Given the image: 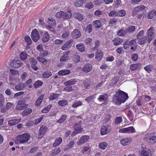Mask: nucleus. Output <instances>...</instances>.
I'll return each instance as SVG.
<instances>
[{
	"instance_id": "f257e3e1",
	"label": "nucleus",
	"mask_w": 156,
	"mask_h": 156,
	"mask_svg": "<svg viewBox=\"0 0 156 156\" xmlns=\"http://www.w3.org/2000/svg\"><path fill=\"white\" fill-rule=\"evenodd\" d=\"M128 95L125 92L118 90L116 93L113 99V101L116 105H120L124 103L128 98Z\"/></svg>"
},
{
	"instance_id": "f03ea898",
	"label": "nucleus",
	"mask_w": 156,
	"mask_h": 156,
	"mask_svg": "<svg viewBox=\"0 0 156 156\" xmlns=\"http://www.w3.org/2000/svg\"><path fill=\"white\" fill-rule=\"evenodd\" d=\"M30 138V135L27 133H25L18 135L14 142L17 144H25L27 143Z\"/></svg>"
},
{
	"instance_id": "7ed1b4c3",
	"label": "nucleus",
	"mask_w": 156,
	"mask_h": 156,
	"mask_svg": "<svg viewBox=\"0 0 156 156\" xmlns=\"http://www.w3.org/2000/svg\"><path fill=\"white\" fill-rule=\"evenodd\" d=\"M119 133H133L136 132L133 126L121 129H119Z\"/></svg>"
},
{
	"instance_id": "20e7f679",
	"label": "nucleus",
	"mask_w": 156,
	"mask_h": 156,
	"mask_svg": "<svg viewBox=\"0 0 156 156\" xmlns=\"http://www.w3.org/2000/svg\"><path fill=\"white\" fill-rule=\"evenodd\" d=\"M144 139L147 141L156 143V136H154V133L147 134L145 135Z\"/></svg>"
},
{
	"instance_id": "39448f33",
	"label": "nucleus",
	"mask_w": 156,
	"mask_h": 156,
	"mask_svg": "<svg viewBox=\"0 0 156 156\" xmlns=\"http://www.w3.org/2000/svg\"><path fill=\"white\" fill-rule=\"evenodd\" d=\"M31 37L33 41L36 42L40 38V36L37 30L36 29H34L31 33Z\"/></svg>"
},
{
	"instance_id": "423d86ee",
	"label": "nucleus",
	"mask_w": 156,
	"mask_h": 156,
	"mask_svg": "<svg viewBox=\"0 0 156 156\" xmlns=\"http://www.w3.org/2000/svg\"><path fill=\"white\" fill-rule=\"evenodd\" d=\"M28 107V105L21 101H18L16 109L18 110H22Z\"/></svg>"
},
{
	"instance_id": "0eeeda50",
	"label": "nucleus",
	"mask_w": 156,
	"mask_h": 156,
	"mask_svg": "<svg viewBox=\"0 0 156 156\" xmlns=\"http://www.w3.org/2000/svg\"><path fill=\"white\" fill-rule=\"evenodd\" d=\"M90 138L89 136L84 135L82 136L81 138L77 142V144L81 145L88 141Z\"/></svg>"
},
{
	"instance_id": "6e6552de",
	"label": "nucleus",
	"mask_w": 156,
	"mask_h": 156,
	"mask_svg": "<svg viewBox=\"0 0 156 156\" xmlns=\"http://www.w3.org/2000/svg\"><path fill=\"white\" fill-rule=\"evenodd\" d=\"M23 65V63L18 60H14L10 62V66L12 67L18 68L20 67Z\"/></svg>"
},
{
	"instance_id": "1a4fd4ad",
	"label": "nucleus",
	"mask_w": 156,
	"mask_h": 156,
	"mask_svg": "<svg viewBox=\"0 0 156 156\" xmlns=\"http://www.w3.org/2000/svg\"><path fill=\"white\" fill-rule=\"evenodd\" d=\"M132 141V139L130 137H125L120 140V143L123 146H126L129 145Z\"/></svg>"
},
{
	"instance_id": "9d476101",
	"label": "nucleus",
	"mask_w": 156,
	"mask_h": 156,
	"mask_svg": "<svg viewBox=\"0 0 156 156\" xmlns=\"http://www.w3.org/2000/svg\"><path fill=\"white\" fill-rule=\"evenodd\" d=\"M145 8V6L144 5H139L134 8L132 11V15L133 16H134L136 15L138 12L144 10Z\"/></svg>"
},
{
	"instance_id": "9b49d317",
	"label": "nucleus",
	"mask_w": 156,
	"mask_h": 156,
	"mask_svg": "<svg viewBox=\"0 0 156 156\" xmlns=\"http://www.w3.org/2000/svg\"><path fill=\"white\" fill-rule=\"evenodd\" d=\"M74 130L72 133V136H75L78 133H81L83 130V129L81 127L80 124H76L74 127Z\"/></svg>"
},
{
	"instance_id": "f8f14e48",
	"label": "nucleus",
	"mask_w": 156,
	"mask_h": 156,
	"mask_svg": "<svg viewBox=\"0 0 156 156\" xmlns=\"http://www.w3.org/2000/svg\"><path fill=\"white\" fill-rule=\"evenodd\" d=\"M48 130V127L46 126L43 125L40 128L38 133V138L42 137L44 135Z\"/></svg>"
},
{
	"instance_id": "ddd939ff",
	"label": "nucleus",
	"mask_w": 156,
	"mask_h": 156,
	"mask_svg": "<svg viewBox=\"0 0 156 156\" xmlns=\"http://www.w3.org/2000/svg\"><path fill=\"white\" fill-rule=\"evenodd\" d=\"M110 130V127L108 126H102L101 129V134L104 135L108 133Z\"/></svg>"
},
{
	"instance_id": "4468645a",
	"label": "nucleus",
	"mask_w": 156,
	"mask_h": 156,
	"mask_svg": "<svg viewBox=\"0 0 156 156\" xmlns=\"http://www.w3.org/2000/svg\"><path fill=\"white\" fill-rule=\"evenodd\" d=\"M48 24L46 28L50 30L53 28L55 24V21L52 18H49L48 19Z\"/></svg>"
},
{
	"instance_id": "2eb2a0df",
	"label": "nucleus",
	"mask_w": 156,
	"mask_h": 156,
	"mask_svg": "<svg viewBox=\"0 0 156 156\" xmlns=\"http://www.w3.org/2000/svg\"><path fill=\"white\" fill-rule=\"evenodd\" d=\"M73 41V39H70L67 41L66 43L64 44L62 47L61 49L62 50H66L70 48L71 46V43Z\"/></svg>"
},
{
	"instance_id": "dca6fc26",
	"label": "nucleus",
	"mask_w": 156,
	"mask_h": 156,
	"mask_svg": "<svg viewBox=\"0 0 156 156\" xmlns=\"http://www.w3.org/2000/svg\"><path fill=\"white\" fill-rule=\"evenodd\" d=\"M153 28L152 27H150L147 30V41L149 43H150L152 40V36L153 35Z\"/></svg>"
},
{
	"instance_id": "f3484780",
	"label": "nucleus",
	"mask_w": 156,
	"mask_h": 156,
	"mask_svg": "<svg viewBox=\"0 0 156 156\" xmlns=\"http://www.w3.org/2000/svg\"><path fill=\"white\" fill-rule=\"evenodd\" d=\"M92 69V65L90 64H85L83 68V71L84 72L88 73L91 71Z\"/></svg>"
},
{
	"instance_id": "a211bd4d",
	"label": "nucleus",
	"mask_w": 156,
	"mask_h": 156,
	"mask_svg": "<svg viewBox=\"0 0 156 156\" xmlns=\"http://www.w3.org/2000/svg\"><path fill=\"white\" fill-rule=\"evenodd\" d=\"M69 51H67L61 57L60 61L61 62H66L69 58L68 55L69 53Z\"/></svg>"
},
{
	"instance_id": "6ab92c4d",
	"label": "nucleus",
	"mask_w": 156,
	"mask_h": 156,
	"mask_svg": "<svg viewBox=\"0 0 156 156\" xmlns=\"http://www.w3.org/2000/svg\"><path fill=\"white\" fill-rule=\"evenodd\" d=\"M71 35L73 38H77L80 37L81 34L77 29H75L72 32Z\"/></svg>"
},
{
	"instance_id": "aec40b11",
	"label": "nucleus",
	"mask_w": 156,
	"mask_h": 156,
	"mask_svg": "<svg viewBox=\"0 0 156 156\" xmlns=\"http://www.w3.org/2000/svg\"><path fill=\"white\" fill-rule=\"evenodd\" d=\"M25 87V85L24 83L20 82L15 85V88L17 90H21L24 89Z\"/></svg>"
},
{
	"instance_id": "412c9836",
	"label": "nucleus",
	"mask_w": 156,
	"mask_h": 156,
	"mask_svg": "<svg viewBox=\"0 0 156 156\" xmlns=\"http://www.w3.org/2000/svg\"><path fill=\"white\" fill-rule=\"evenodd\" d=\"M50 39V36L49 33L47 31L45 32L42 38L43 43H46Z\"/></svg>"
},
{
	"instance_id": "4be33fe9",
	"label": "nucleus",
	"mask_w": 156,
	"mask_h": 156,
	"mask_svg": "<svg viewBox=\"0 0 156 156\" xmlns=\"http://www.w3.org/2000/svg\"><path fill=\"white\" fill-rule=\"evenodd\" d=\"M76 82V79L73 78L65 82L64 84L66 86H71L75 84Z\"/></svg>"
},
{
	"instance_id": "5701e85b",
	"label": "nucleus",
	"mask_w": 156,
	"mask_h": 156,
	"mask_svg": "<svg viewBox=\"0 0 156 156\" xmlns=\"http://www.w3.org/2000/svg\"><path fill=\"white\" fill-rule=\"evenodd\" d=\"M108 97V95L107 94H104L101 95L98 98V100L101 102H105L107 101Z\"/></svg>"
},
{
	"instance_id": "b1692460",
	"label": "nucleus",
	"mask_w": 156,
	"mask_h": 156,
	"mask_svg": "<svg viewBox=\"0 0 156 156\" xmlns=\"http://www.w3.org/2000/svg\"><path fill=\"white\" fill-rule=\"evenodd\" d=\"M21 119L19 118L17 119H13L9 121L8 124L11 126H13L19 123L21 121Z\"/></svg>"
},
{
	"instance_id": "393cba45",
	"label": "nucleus",
	"mask_w": 156,
	"mask_h": 156,
	"mask_svg": "<svg viewBox=\"0 0 156 156\" xmlns=\"http://www.w3.org/2000/svg\"><path fill=\"white\" fill-rule=\"evenodd\" d=\"M123 40L119 37H116L112 41L113 44L115 46L120 44L123 42Z\"/></svg>"
},
{
	"instance_id": "a878e982",
	"label": "nucleus",
	"mask_w": 156,
	"mask_h": 156,
	"mask_svg": "<svg viewBox=\"0 0 156 156\" xmlns=\"http://www.w3.org/2000/svg\"><path fill=\"white\" fill-rule=\"evenodd\" d=\"M76 47L77 49L81 52H83L85 50V47L83 43H80L76 44Z\"/></svg>"
},
{
	"instance_id": "bb28decb",
	"label": "nucleus",
	"mask_w": 156,
	"mask_h": 156,
	"mask_svg": "<svg viewBox=\"0 0 156 156\" xmlns=\"http://www.w3.org/2000/svg\"><path fill=\"white\" fill-rule=\"evenodd\" d=\"M70 73L69 70H62L59 71L58 72V74L59 75L65 76L68 75Z\"/></svg>"
},
{
	"instance_id": "cd10ccee",
	"label": "nucleus",
	"mask_w": 156,
	"mask_h": 156,
	"mask_svg": "<svg viewBox=\"0 0 156 156\" xmlns=\"http://www.w3.org/2000/svg\"><path fill=\"white\" fill-rule=\"evenodd\" d=\"M150 151L148 148L144 149L140 154V156H148L150 154Z\"/></svg>"
},
{
	"instance_id": "c85d7f7f",
	"label": "nucleus",
	"mask_w": 156,
	"mask_h": 156,
	"mask_svg": "<svg viewBox=\"0 0 156 156\" xmlns=\"http://www.w3.org/2000/svg\"><path fill=\"white\" fill-rule=\"evenodd\" d=\"M44 97V95H41L36 100L35 102V105L37 106H39L41 104Z\"/></svg>"
},
{
	"instance_id": "c756f323",
	"label": "nucleus",
	"mask_w": 156,
	"mask_h": 156,
	"mask_svg": "<svg viewBox=\"0 0 156 156\" xmlns=\"http://www.w3.org/2000/svg\"><path fill=\"white\" fill-rule=\"evenodd\" d=\"M141 65L140 63L133 64L130 65V68L132 70H135L139 69Z\"/></svg>"
},
{
	"instance_id": "7c9ffc66",
	"label": "nucleus",
	"mask_w": 156,
	"mask_h": 156,
	"mask_svg": "<svg viewBox=\"0 0 156 156\" xmlns=\"http://www.w3.org/2000/svg\"><path fill=\"white\" fill-rule=\"evenodd\" d=\"M103 55L102 52L101 51L98 50L96 52L95 58L98 61H100Z\"/></svg>"
},
{
	"instance_id": "2f4dec72",
	"label": "nucleus",
	"mask_w": 156,
	"mask_h": 156,
	"mask_svg": "<svg viewBox=\"0 0 156 156\" xmlns=\"http://www.w3.org/2000/svg\"><path fill=\"white\" fill-rule=\"evenodd\" d=\"M62 141V139L61 137H58L56 139L53 144L54 147H56L60 145Z\"/></svg>"
},
{
	"instance_id": "473e14b6",
	"label": "nucleus",
	"mask_w": 156,
	"mask_h": 156,
	"mask_svg": "<svg viewBox=\"0 0 156 156\" xmlns=\"http://www.w3.org/2000/svg\"><path fill=\"white\" fill-rule=\"evenodd\" d=\"M108 146V143L106 142H101L98 145L99 148L105 150Z\"/></svg>"
},
{
	"instance_id": "72a5a7b5",
	"label": "nucleus",
	"mask_w": 156,
	"mask_h": 156,
	"mask_svg": "<svg viewBox=\"0 0 156 156\" xmlns=\"http://www.w3.org/2000/svg\"><path fill=\"white\" fill-rule=\"evenodd\" d=\"M32 110L31 108H28L24 110L22 113L23 116H27L30 114L32 112Z\"/></svg>"
},
{
	"instance_id": "f704fd0d",
	"label": "nucleus",
	"mask_w": 156,
	"mask_h": 156,
	"mask_svg": "<svg viewBox=\"0 0 156 156\" xmlns=\"http://www.w3.org/2000/svg\"><path fill=\"white\" fill-rule=\"evenodd\" d=\"M73 16L74 18L80 20H81L83 18V16L79 12L74 13L73 14Z\"/></svg>"
},
{
	"instance_id": "c9c22d12",
	"label": "nucleus",
	"mask_w": 156,
	"mask_h": 156,
	"mask_svg": "<svg viewBox=\"0 0 156 156\" xmlns=\"http://www.w3.org/2000/svg\"><path fill=\"white\" fill-rule=\"evenodd\" d=\"M93 24L94 27L97 29L100 28L101 26V23L100 21L95 20L93 21Z\"/></svg>"
},
{
	"instance_id": "e433bc0d",
	"label": "nucleus",
	"mask_w": 156,
	"mask_h": 156,
	"mask_svg": "<svg viewBox=\"0 0 156 156\" xmlns=\"http://www.w3.org/2000/svg\"><path fill=\"white\" fill-rule=\"evenodd\" d=\"M43 57H37V59L40 62L42 63L43 64L46 65L48 62L47 60L45 58H43Z\"/></svg>"
},
{
	"instance_id": "4c0bfd02",
	"label": "nucleus",
	"mask_w": 156,
	"mask_h": 156,
	"mask_svg": "<svg viewBox=\"0 0 156 156\" xmlns=\"http://www.w3.org/2000/svg\"><path fill=\"white\" fill-rule=\"evenodd\" d=\"M43 84V82L40 80L36 81L34 84V86L35 89H37L41 86Z\"/></svg>"
},
{
	"instance_id": "58836bf2",
	"label": "nucleus",
	"mask_w": 156,
	"mask_h": 156,
	"mask_svg": "<svg viewBox=\"0 0 156 156\" xmlns=\"http://www.w3.org/2000/svg\"><path fill=\"white\" fill-rule=\"evenodd\" d=\"M59 96V94L52 93L51 94L50 96H49V98L50 100H53L55 99Z\"/></svg>"
},
{
	"instance_id": "ea45409f",
	"label": "nucleus",
	"mask_w": 156,
	"mask_h": 156,
	"mask_svg": "<svg viewBox=\"0 0 156 156\" xmlns=\"http://www.w3.org/2000/svg\"><path fill=\"white\" fill-rule=\"evenodd\" d=\"M32 80L31 79H29L27 80L25 83V84L26 86H27L28 88H31L32 87L31 84L32 82Z\"/></svg>"
},
{
	"instance_id": "a19ab883",
	"label": "nucleus",
	"mask_w": 156,
	"mask_h": 156,
	"mask_svg": "<svg viewBox=\"0 0 156 156\" xmlns=\"http://www.w3.org/2000/svg\"><path fill=\"white\" fill-rule=\"evenodd\" d=\"M67 115H62L61 118L57 121L58 123H61L64 122L67 118Z\"/></svg>"
},
{
	"instance_id": "79ce46f5",
	"label": "nucleus",
	"mask_w": 156,
	"mask_h": 156,
	"mask_svg": "<svg viewBox=\"0 0 156 156\" xmlns=\"http://www.w3.org/2000/svg\"><path fill=\"white\" fill-rule=\"evenodd\" d=\"M74 144V141L73 140L69 142V144L66 145L65 150H67L72 148Z\"/></svg>"
},
{
	"instance_id": "37998d69",
	"label": "nucleus",
	"mask_w": 156,
	"mask_h": 156,
	"mask_svg": "<svg viewBox=\"0 0 156 156\" xmlns=\"http://www.w3.org/2000/svg\"><path fill=\"white\" fill-rule=\"evenodd\" d=\"M52 107V105H50L47 106L46 107L43 109L41 112L42 113H47L48 112Z\"/></svg>"
},
{
	"instance_id": "c03bdc74",
	"label": "nucleus",
	"mask_w": 156,
	"mask_h": 156,
	"mask_svg": "<svg viewBox=\"0 0 156 156\" xmlns=\"http://www.w3.org/2000/svg\"><path fill=\"white\" fill-rule=\"evenodd\" d=\"M126 14V11L124 9L119 10L117 12V16L123 17Z\"/></svg>"
},
{
	"instance_id": "a18cd8bd",
	"label": "nucleus",
	"mask_w": 156,
	"mask_h": 156,
	"mask_svg": "<svg viewBox=\"0 0 156 156\" xmlns=\"http://www.w3.org/2000/svg\"><path fill=\"white\" fill-rule=\"evenodd\" d=\"M85 0H78L76 1L75 3V5L76 7H79L82 5L83 2Z\"/></svg>"
},
{
	"instance_id": "49530a36",
	"label": "nucleus",
	"mask_w": 156,
	"mask_h": 156,
	"mask_svg": "<svg viewBox=\"0 0 156 156\" xmlns=\"http://www.w3.org/2000/svg\"><path fill=\"white\" fill-rule=\"evenodd\" d=\"M147 39V37H144L139 40L138 43L141 45L143 44L146 42Z\"/></svg>"
},
{
	"instance_id": "de8ad7c7",
	"label": "nucleus",
	"mask_w": 156,
	"mask_h": 156,
	"mask_svg": "<svg viewBox=\"0 0 156 156\" xmlns=\"http://www.w3.org/2000/svg\"><path fill=\"white\" fill-rule=\"evenodd\" d=\"M58 103L60 106H64L68 104V101L66 100H60L58 101Z\"/></svg>"
},
{
	"instance_id": "09e8293b",
	"label": "nucleus",
	"mask_w": 156,
	"mask_h": 156,
	"mask_svg": "<svg viewBox=\"0 0 156 156\" xmlns=\"http://www.w3.org/2000/svg\"><path fill=\"white\" fill-rule=\"evenodd\" d=\"M83 104L82 102L80 101H77L75 102L72 106L74 108H77L81 106Z\"/></svg>"
},
{
	"instance_id": "8fccbe9b",
	"label": "nucleus",
	"mask_w": 156,
	"mask_h": 156,
	"mask_svg": "<svg viewBox=\"0 0 156 156\" xmlns=\"http://www.w3.org/2000/svg\"><path fill=\"white\" fill-rule=\"evenodd\" d=\"M51 75V72L49 71H45L43 73L42 76L44 78H48Z\"/></svg>"
},
{
	"instance_id": "3c124183",
	"label": "nucleus",
	"mask_w": 156,
	"mask_h": 156,
	"mask_svg": "<svg viewBox=\"0 0 156 156\" xmlns=\"http://www.w3.org/2000/svg\"><path fill=\"white\" fill-rule=\"evenodd\" d=\"M136 27L135 26H131L127 28L126 32L129 33H133Z\"/></svg>"
},
{
	"instance_id": "603ef678",
	"label": "nucleus",
	"mask_w": 156,
	"mask_h": 156,
	"mask_svg": "<svg viewBox=\"0 0 156 156\" xmlns=\"http://www.w3.org/2000/svg\"><path fill=\"white\" fill-rule=\"evenodd\" d=\"M48 55V52L46 50H43L39 53V56L42 57L47 56Z\"/></svg>"
},
{
	"instance_id": "864d4df0",
	"label": "nucleus",
	"mask_w": 156,
	"mask_h": 156,
	"mask_svg": "<svg viewBox=\"0 0 156 156\" xmlns=\"http://www.w3.org/2000/svg\"><path fill=\"white\" fill-rule=\"evenodd\" d=\"M72 16V13L70 12H64L63 15L64 19H70Z\"/></svg>"
},
{
	"instance_id": "5fc2aeb1",
	"label": "nucleus",
	"mask_w": 156,
	"mask_h": 156,
	"mask_svg": "<svg viewBox=\"0 0 156 156\" xmlns=\"http://www.w3.org/2000/svg\"><path fill=\"white\" fill-rule=\"evenodd\" d=\"M122 121V119L121 117H117L115 119V124H119Z\"/></svg>"
},
{
	"instance_id": "6e6d98bb",
	"label": "nucleus",
	"mask_w": 156,
	"mask_h": 156,
	"mask_svg": "<svg viewBox=\"0 0 156 156\" xmlns=\"http://www.w3.org/2000/svg\"><path fill=\"white\" fill-rule=\"evenodd\" d=\"M64 15V12L63 11H61L58 12L55 14L56 16L58 18L63 17V15Z\"/></svg>"
},
{
	"instance_id": "4d7b16f0",
	"label": "nucleus",
	"mask_w": 156,
	"mask_h": 156,
	"mask_svg": "<svg viewBox=\"0 0 156 156\" xmlns=\"http://www.w3.org/2000/svg\"><path fill=\"white\" fill-rule=\"evenodd\" d=\"M60 151L61 150L59 148H57L54 150L52 153H51V155L52 156H55L58 154Z\"/></svg>"
},
{
	"instance_id": "13d9d810",
	"label": "nucleus",
	"mask_w": 156,
	"mask_h": 156,
	"mask_svg": "<svg viewBox=\"0 0 156 156\" xmlns=\"http://www.w3.org/2000/svg\"><path fill=\"white\" fill-rule=\"evenodd\" d=\"M153 66L152 65H149L147 66L144 67V69L148 73H150L153 69Z\"/></svg>"
},
{
	"instance_id": "bf43d9fd",
	"label": "nucleus",
	"mask_w": 156,
	"mask_h": 156,
	"mask_svg": "<svg viewBox=\"0 0 156 156\" xmlns=\"http://www.w3.org/2000/svg\"><path fill=\"white\" fill-rule=\"evenodd\" d=\"M96 95V94H93L90 97H88L87 98L85 99L88 103H90L92 100L95 98V96Z\"/></svg>"
},
{
	"instance_id": "052dcab7",
	"label": "nucleus",
	"mask_w": 156,
	"mask_h": 156,
	"mask_svg": "<svg viewBox=\"0 0 156 156\" xmlns=\"http://www.w3.org/2000/svg\"><path fill=\"white\" fill-rule=\"evenodd\" d=\"M83 83L86 88L87 89L89 88L90 86V83L87 79H86L84 81Z\"/></svg>"
},
{
	"instance_id": "680f3d73",
	"label": "nucleus",
	"mask_w": 156,
	"mask_h": 156,
	"mask_svg": "<svg viewBox=\"0 0 156 156\" xmlns=\"http://www.w3.org/2000/svg\"><path fill=\"white\" fill-rule=\"evenodd\" d=\"M9 71L11 75H19V71L16 69H12L9 70Z\"/></svg>"
},
{
	"instance_id": "e2e57ef3",
	"label": "nucleus",
	"mask_w": 156,
	"mask_h": 156,
	"mask_svg": "<svg viewBox=\"0 0 156 156\" xmlns=\"http://www.w3.org/2000/svg\"><path fill=\"white\" fill-rule=\"evenodd\" d=\"M25 41L27 42V44L29 45H30L32 43V40L30 37L28 36H25Z\"/></svg>"
},
{
	"instance_id": "0e129e2a",
	"label": "nucleus",
	"mask_w": 156,
	"mask_h": 156,
	"mask_svg": "<svg viewBox=\"0 0 156 156\" xmlns=\"http://www.w3.org/2000/svg\"><path fill=\"white\" fill-rule=\"evenodd\" d=\"M27 58V55L24 52H22L20 54V58L22 60H24Z\"/></svg>"
},
{
	"instance_id": "69168bd1",
	"label": "nucleus",
	"mask_w": 156,
	"mask_h": 156,
	"mask_svg": "<svg viewBox=\"0 0 156 156\" xmlns=\"http://www.w3.org/2000/svg\"><path fill=\"white\" fill-rule=\"evenodd\" d=\"M80 57L77 55H75L73 56V61L75 62H78L80 61Z\"/></svg>"
},
{
	"instance_id": "338daca9",
	"label": "nucleus",
	"mask_w": 156,
	"mask_h": 156,
	"mask_svg": "<svg viewBox=\"0 0 156 156\" xmlns=\"http://www.w3.org/2000/svg\"><path fill=\"white\" fill-rule=\"evenodd\" d=\"M110 16H117V12L115 10L110 11L108 14Z\"/></svg>"
},
{
	"instance_id": "774afa93",
	"label": "nucleus",
	"mask_w": 156,
	"mask_h": 156,
	"mask_svg": "<svg viewBox=\"0 0 156 156\" xmlns=\"http://www.w3.org/2000/svg\"><path fill=\"white\" fill-rule=\"evenodd\" d=\"M154 11H151L148 12L147 15V17L149 19H151L154 16Z\"/></svg>"
}]
</instances>
